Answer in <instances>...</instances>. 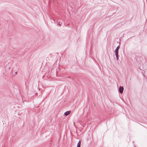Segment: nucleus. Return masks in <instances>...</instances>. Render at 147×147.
Returning <instances> with one entry per match:
<instances>
[{
	"mask_svg": "<svg viewBox=\"0 0 147 147\" xmlns=\"http://www.w3.org/2000/svg\"><path fill=\"white\" fill-rule=\"evenodd\" d=\"M119 48V46H118L116 48L115 51V55L117 59L118 58V50Z\"/></svg>",
	"mask_w": 147,
	"mask_h": 147,
	"instance_id": "nucleus-1",
	"label": "nucleus"
},
{
	"mask_svg": "<svg viewBox=\"0 0 147 147\" xmlns=\"http://www.w3.org/2000/svg\"><path fill=\"white\" fill-rule=\"evenodd\" d=\"M123 87L120 86L119 88V91L120 93H122L123 92Z\"/></svg>",
	"mask_w": 147,
	"mask_h": 147,
	"instance_id": "nucleus-2",
	"label": "nucleus"
},
{
	"mask_svg": "<svg viewBox=\"0 0 147 147\" xmlns=\"http://www.w3.org/2000/svg\"><path fill=\"white\" fill-rule=\"evenodd\" d=\"M71 113V111H69L66 112L64 114L65 116H67L69 115Z\"/></svg>",
	"mask_w": 147,
	"mask_h": 147,
	"instance_id": "nucleus-3",
	"label": "nucleus"
},
{
	"mask_svg": "<svg viewBox=\"0 0 147 147\" xmlns=\"http://www.w3.org/2000/svg\"><path fill=\"white\" fill-rule=\"evenodd\" d=\"M81 144V142L80 141L77 144V147H80Z\"/></svg>",
	"mask_w": 147,
	"mask_h": 147,
	"instance_id": "nucleus-4",
	"label": "nucleus"
}]
</instances>
